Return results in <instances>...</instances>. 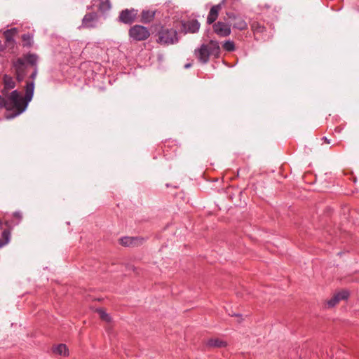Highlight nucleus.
<instances>
[{"mask_svg":"<svg viewBox=\"0 0 359 359\" xmlns=\"http://www.w3.org/2000/svg\"><path fill=\"white\" fill-rule=\"evenodd\" d=\"M33 95L34 83L31 82L26 85L25 97H22L17 90H13L8 95H4L5 97L0 95V109L6 108L7 111H13V114L7 116L8 118H13L26 110Z\"/></svg>","mask_w":359,"mask_h":359,"instance_id":"obj_1","label":"nucleus"},{"mask_svg":"<svg viewBox=\"0 0 359 359\" xmlns=\"http://www.w3.org/2000/svg\"><path fill=\"white\" fill-rule=\"evenodd\" d=\"M38 62V56L36 54L28 53L23 55L22 57H18L13 61V67L15 69L17 79L21 81L24 79L26 75V70L27 64L32 66H36Z\"/></svg>","mask_w":359,"mask_h":359,"instance_id":"obj_2","label":"nucleus"},{"mask_svg":"<svg viewBox=\"0 0 359 359\" xmlns=\"http://www.w3.org/2000/svg\"><path fill=\"white\" fill-rule=\"evenodd\" d=\"M156 42L161 45H170L178 41L177 32L172 28L162 27L157 33Z\"/></svg>","mask_w":359,"mask_h":359,"instance_id":"obj_3","label":"nucleus"},{"mask_svg":"<svg viewBox=\"0 0 359 359\" xmlns=\"http://www.w3.org/2000/svg\"><path fill=\"white\" fill-rule=\"evenodd\" d=\"M128 34L133 40L141 41L147 40L150 36V32L146 27L135 25L130 28Z\"/></svg>","mask_w":359,"mask_h":359,"instance_id":"obj_4","label":"nucleus"},{"mask_svg":"<svg viewBox=\"0 0 359 359\" xmlns=\"http://www.w3.org/2000/svg\"><path fill=\"white\" fill-rule=\"evenodd\" d=\"M100 15L96 12H88L83 18L81 25L79 28L93 29L98 27L100 22Z\"/></svg>","mask_w":359,"mask_h":359,"instance_id":"obj_5","label":"nucleus"},{"mask_svg":"<svg viewBox=\"0 0 359 359\" xmlns=\"http://www.w3.org/2000/svg\"><path fill=\"white\" fill-rule=\"evenodd\" d=\"M138 15V11L135 8L124 9L123 10L118 16L119 21L124 23L130 25L135 22Z\"/></svg>","mask_w":359,"mask_h":359,"instance_id":"obj_6","label":"nucleus"},{"mask_svg":"<svg viewBox=\"0 0 359 359\" xmlns=\"http://www.w3.org/2000/svg\"><path fill=\"white\" fill-rule=\"evenodd\" d=\"M18 33V29L15 27L7 29L3 32L5 37V43L11 49L13 48L15 45L14 37Z\"/></svg>","mask_w":359,"mask_h":359,"instance_id":"obj_7","label":"nucleus"},{"mask_svg":"<svg viewBox=\"0 0 359 359\" xmlns=\"http://www.w3.org/2000/svg\"><path fill=\"white\" fill-rule=\"evenodd\" d=\"M195 55L201 63H207L210 55L208 46L202 44L199 48L195 50Z\"/></svg>","mask_w":359,"mask_h":359,"instance_id":"obj_8","label":"nucleus"},{"mask_svg":"<svg viewBox=\"0 0 359 359\" xmlns=\"http://www.w3.org/2000/svg\"><path fill=\"white\" fill-rule=\"evenodd\" d=\"M215 32L219 36H227L231 34L230 25L222 22H217L213 25Z\"/></svg>","mask_w":359,"mask_h":359,"instance_id":"obj_9","label":"nucleus"},{"mask_svg":"<svg viewBox=\"0 0 359 359\" xmlns=\"http://www.w3.org/2000/svg\"><path fill=\"white\" fill-rule=\"evenodd\" d=\"M143 238L139 237H123L119 240L121 245L126 247H135L142 243Z\"/></svg>","mask_w":359,"mask_h":359,"instance_id":"obj_10","label":"nucleus"},{"mask_svg":"<svg viewBox=\"0 0 359 359\" xmlns=\"http://www.w3.org/2000/svg\"><path fill=\"white\" fill-rule=\"evenodd\" d=\"M205 345L208 348H215L226 347L228 345V343L222 338L215 337L207 339L205 341Z\"/></svg>","mask_w":359,"mask_h":359,"instance_id":"obj_11","label":"nucleus"},{"mask_svg":"<svg viewBox=\"0 0 359 359\" xmlns=\"http://www.w3.org/2000/svg\"><path fill=\"white\" fill-rule=\"evenodd\" d=\"M182 27L185 33H196L200 29V23L196 20H192L184 22Z\"/></svg>","mask_w":359,"mask_h":359,"instance_id":"obj_12","label":"nucleus"},{"mask_svg":"<svg viewBox=\"0 0 359 359\" xmlns=\"http://www.w3.org/2000/svg\"><path fill=\"white\" fill-rule=\"evenodd\" d=\"M222 3L213 6L208 13L207 18V23L210 25L213 23L217 18L219 12L221 11L222 7Z\"/></svg>","mask_w":359,"mask_h":359,"instance_id":"obj_13","label":"nucleus"},{"mask_svg":"<svg viewBox=\"0 0 359 359\" xmlns=\"http://www.w3.org/2000/svg\"><path fill=\"white\" fill-rule=\"evenodd\" d=\"M4 88L3 90V94L4 95H8L9 93H7L6 91L13 89L15 87V82L13 79L8 76L4 75Z\"/></svg>","mask_w":359,"mask_h":359,"instance_id":"obj_14","label":"nucleus"},{"mask_svg":"<svg viewBox=\"0 0 359 359\" xmlns=\"http://www.w3.org/2000/svg\"><path fill=\"white\" fill-rule=\"evenodd\" d=\"M156 11L143 10L141 13V22L147 24L149 23L154 19Z\"/></svg>","mask_w":359,"mask_h":359,"instance_id":"obj_15","label":"nucleus"},{"mask_svg":"<svg viewBox=\"0 0 359 359\" xmlns=\"http://www.w3.org/2000/svg\"><path fill=\"white\" fill-rule=\"evenodd\" d=\"M208 48V51L210 55L218 57L220 53V47L219 43L216 41H210L208 44H207Z\"/></svg>","mask_w":359,"mask_h":359,"instance_id":"obj_16","label":"nucleus"},{"mask_svg":"<svg viewBox=\"0 0 359 359\" xmlns=\"http://www.w3.org/2000/svg\"><path fill=\"white\" fill-rule=\"evenodd\" d=\"M53 352L56 356H68V349L65 344H61L53 348Z\"/></svg>","mask_w":359,"mask_h":359,"instance_id":"obj_17","label":"nucleus"},{"mask_svg":"<svg viewBox=\"0 0 359 359\" xmlns=\"http://www.w3.org/2000/svg\"><path fill=\"white\" fill-rule=\"evenodd\" d=\"M233 27L239 30H245L247 29L248 25L243 19L237 18L236 22L233 25Z\"/></svg>","mask_w":359,"mask_h":359,"instance_id":"obj_18","label":"nucleus"},{"mask_svg":"<svg viewBox=\"0 0 359 359\" xmlns=\"http://www.w3.org/2000/svg\"><path fill=\"white\" fill-rule=\"evenodd\" d=\"M252 30L255 33H262L265 31V27L259 22H253L251 24Z\"/></svg>","mask_w":359,"mask_h":359,"instance_id":"obj_19","label":"nucleus"},{"mask_svg":"<svg viewBox=\"0 0 359 359\" xmlns=\"http://www.w3.org/2000/svg\"><path fill=\"white\" fill-rule=\"evenodd\" d=\"M23 46L30 47L33 43V37L29 34H25L22 36Z\"/></svg>","mask_w":359,"mask_h":359,"instance_id":"obj_20","label":"nucleus"},{"mask_svg":"<svg viewBox=\"0 0 359 359\" xmlns=\"http://www.w3.org/2000/svg\"><path fill=\"white\" fill-rule=\"evenodd\" d=\"M10 240V231L4 230L2 233V238L0 239V248L7 244Z\"/></svg>","mask_w":359,"mask_h":359,"instance_id":"obj_21","label":"nucleus"},{"mask_svg":"<svg viewBox=\"0 0 359 359\" xmlns=\"http://www.w3.org/2000/svg\"><path fill=\"white\" fill-rule=\"evenodd\" d=\"M96 311L99 314L100 318L102 320L107 322V323L111 321V318L110 316L108 313H107L104 310H103L102 309H97L96 310Z\"/></svg>","mask_w":359,"mask_h":359,"instance_id":"obj_22","label":"nucleus"},{"mask_svg":"<svg viewBox=\"0 0 359 359\" xmlns=\"http://www.w3.org/2000/svg\"><path fill=\"white\" fill-rule=\"evenodd\" d=\"M101 2L99 5V10L104 13L109 11L111 8V5L109 0H100Z\"/></svg>","mask_w":359,"mask_h":359,"instance_id":"obj_23","label":"nucleus"},{"mask_svg":"<svg viewBox=\"0 0 359 359\" xmlns=\"http://www.w3.org/2000/svg\"><path fill=\"white\" fill-rule=\"evenodd\" d=\"M223 48L226 51H229V52L233 51L235 49L234 43L233 41H226L224 43Z\"/></svg>","mask_w":359,"mask_h":359,"instance_id":"obj_24","label":"nucleus"},{"mask_svg":"<svg viewBox=\"0 0 359 359\" xmlns=\"http://www.w3.org/2000/svg\"><path fill=\"white\" fill-rule=\"evenodd\" d=\"M336 296L338 297L339 301H341L343 299H346L349 296V293L348 291L344 290L337 293Z\"/></svg>","mask_w":359,"mask_h":359,"instance_id":"obj_25","label":"nucleus"},{"mask_svg":"<svg viewBox=\"0 0 359 359\" xmlns=\"http://www.w3.org/2000/svg\"><path fill=\"white\" fill-rule=\"evenodd\" d=\"M339 302L338 297L336 294L327 302V306L329 307H333Z\"/></svg>","mask_w":359,"mask_h":359,"instance_id":"obj_26","label":"nucleus"},{"mask_svg":"<svg viewBox=\"0 0 359 359\" xmlns=\"http://www.w3.org/2000/svg\"><path fill=\"white\" fill-rule=\"evenodd\" d=\"M34 67H35L34 70V72L32 73V74L30 76V78L32 79V82H33L34 83V80L36 77V75H37V73H38L36 65L34 66ZM29 83H31V81L30 82H27V84Z\"/></svg>","mask_w":359,"mask_h":359,"instance_id":"obj_27","label":"nucleus"},{"mask_svg":"<svg viewBox=\"0 0 359 359\" xmlns=\"http://www.w3.org/2000/svg\"><path fill=\"white\" fill-rule=\"evenodd\" d=\"M13 217H14V218H15L17 219V222L16 223H18L20 221L21 218H22L21 214L20 212H16L13 213Z\"/></svg>","mask_w":359,"mask_h":359,"instance_id":"obj_28","label":"nucleus"},{"mask_svg":"<svg viewBox=\"0 0 359 359\" xmlns=\"http://www.w3.org/2000/svg\"><path fill=\"white\" fill-rule=\"evenodd\" d=\"M226 15L229 19L230 20H236L237 19V17L233 13H226Z\"/></svg>","mask_w":359,"mask_h":359,"instance_id":"obj_29","label":"nucleus"},{"mask_svg":"<svg viewBox=\"0 0 359 359\" xmlns=\"http://www.w3.org/2000/svg\"><path fill=\"white\" fill-rule=\"evenodd\" d=\"M6 47H7V46H6V43H3L0 41V52L4 51V49L6 48Z\"/></svg>","mask_w":359,"mask_h":359,"instance_id":"obj_30","label":"nucleus"},{"mask_svg":"<svg viewBox=\"0 0 359 359\" xmlns=\"http://www.w3.org/2000/svg\"><path fill=\"white\" fill-rule=\"evenodd\" d=\"M323 140L327 143V144H330V140L327 139L326 137H323Z\"/></svg>","mask_w":359,"mask_h":359,"instance_id":"obj_31","label":"nucleus"},{"mask_svg":"<svg viewBox=\"0 0 359 359\" xmlns=\"http://www.w3.org/2000/svg\"><path fill=\"white\" fill-rule=\"evenodd\" d=\"M191 66V65L190 63H188V64H186V65H185L184 67H185L186 69H188V68H189Z\"/></svg>","mask_w":359,"mask_h":359,"instance_id":"obj_32","label":"nucleus"}]
</instances>
